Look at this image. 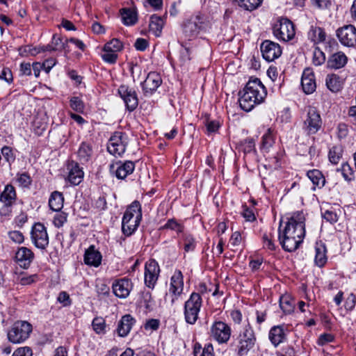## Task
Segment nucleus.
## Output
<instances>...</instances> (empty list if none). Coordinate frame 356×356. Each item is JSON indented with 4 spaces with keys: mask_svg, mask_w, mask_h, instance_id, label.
<instances>
[{
    "mask_svg": "<svg viewBox=\"0 0 356 356\" xmlns=\"http://www.w3.org/2000/svg\"><path fill=\"white\" fill-rule=\"evenodd\" d=\"M238 345V354L244 356L254 348L256 343V337L252 328L248 325L239 334Z\"/></svg>",
    "mask_w": 356,
    "mask_h": 356,
    "instance_id": "nucleus-6",
    "label": "nucleus"
},
{
    "mask_svg": "<svg viewBox=\"0 0 356 356\" xmlns=\"http://www.w3.org/2000/svg\"><path fill=\"white\" fill-rule=\"evenodd\" d=\"M92 325L97 334H104L106 332L105 320L102 317H96L93 319Z\"/></svg>",
    "mask_w": 356,
    "mask_h": 356,
    "instance_id": "nucleus-42",
    "label": "nucleus"
},
{
    "mask_svg": "<svg viewBox=\"0 0 356 356\" xmlns=\"http://www.w3.org/2000/svg\"><path fill=\"white\" fill-rule=\"evenodd\" d=\"M315 264L318 267H323L327 262L326 248L325 245L321 243H317L315 247Z\"/></svg>",
    "mask_w": 356,
    "mask_h": 356,
    "instance_id": "nucleus-28",
    "label": "nucleus"
},
{
    "mask_svg": "<svg viewBox=\"0 0 356 356\" xmlns=\"http://www.w3.org/2000/svg\"><path fill=\"white\" fill-rule=\"evenodd\" d=\"M339 170L345 180L350 181L354 179V171L348 163H343L341 168L337 169Z\"/></svg>",
    "mask_w": 356,
    "mask_h": 356,
    "instance_id": "nucleus-43",
    "label": "nucleus"
},
{
    "mask_svg": "<svg viewBox=\"0 0 356 356\" xmlns=\"http://www.w3.org/2000/svg\"><path fill=\"white\" fill-rule=\"evenodd\" d=\"M313 6L319 9L327 8L331 3L330 0H311Z\"/></svg>",
    "mask_w": 356,
    "mask_h": 356,
    "instance_id": "nucleus-56",
    "label": "nucleus"
},
{
    "mask_svg": "<svg viewBox=\"0 0 356 356\" xmlns=\"http://www.w3.org/2000/svg\"><path fill=\"white\" fill-rule=\"evenodd\" d=\"M16 193L15 188L8 184L5 186L3 191L1 193L0 201L6 207L11 206L15 201Z\"/></svg>",
    "mask_w": 356,
    "mask_h": 356,
    "instance_id": "nucleus-25",
    "label": "nucleus"
},
{
    "mask_svg": "<svg viewBox=\"0 0 356 356\" xmlns=\"http://www.w3.org/2000/svg\"><path fill=\"white\" fill-rule=\"evenodd\" d=\"M127 144L128 140L126 134L117 131L110 138L107 149L111 154L120 156L124 153Z\"/></svg>",
    "mask_w": 356,
    "mask_h": 356,
    "instance_id": "nucleus-7",
    "label": "nucleus"
},
{
    "mask_svg": "<svg viewBox=\"0 0 356 356\" xmlns=\"http://www.w3.org/2000/svg\"><path fill=\"white\" fill-rule=\"evenodd\" d=\"M267 95L266 88L258 78H251L239 98L243 110L250 111L255 105L261 103Z\"/></svg>",
    "mask_w": 356,
    "mask_h": 356,
    "instance_id": "nucleus-2",
    "label": "nucleus"
},
{
    "mask_svg": "<svg viewBox=\"0 0 356 356\" xmlns=\"http://www.w3.org/2000/svg\"><path fill=\"white\" fill-rule=\"evenodd\" d=\"M122 43L118 39L113 38L104 45L103 51L117 53L122 49Z\"/></svg>",
    "mask_w": 356,
    "mask_h": 356,
    "instance_id": "nucleus-41",
    "label": "nucleus"
},
{
    "mask_svg": "<svg viewBox=\"0 0 356 356\" xmlns=\"http://www.w3.org/2000/svg\"><path fill=\"white\" fill-rule=\"evenodd\" d=\"M334 340V337L330 334H323L318 339V344L324 346L325 344L331 342Z\"/></svg>",
    "mask_w": 356,
    "mask_h": 356,
    "instance_id": "nucleus-61",
    "label": "nucleus"
},
{
    "mask_svg": "<svg viewBox=\"0 0 356 356\" xmlns=\"http://www.w3.org/2000/svg\"><path fill=\"white\" fill-rule=\"evenodd\" d=\"M120 13L124 24L131 26L137 22V13L134 9L122 8Z\"/></svg>",
    "mask_w": 356,
    "mask_h": 356,
    "instance_id": "nucleus-33",
    "label": "nucleus"
},
{
    "mask_svg": "<svg viewBox=\"0 0 356 356\" xmlns=\"http://www.w3.org/2000/svg\"><path fill=\"white\" fill-rule=\"evenodd\" d=\"M102 58L105 62L113 64L117 60L118 55L115 51H104Z\"/></svg>",
    "mask_w": 356,
    "mask_h": 356,
    "instance_id": "nucleus-49",
    "label": "nucleus"
},
{
    "mask_svg": "<svg viewBox=\"0 0 356 356\" xmlns=\"http://www.w3.org/2000/svg\"><path fill=\"white\" fill-rule=\"evenodd\" d=\"M280 306L282 310L286 314H290L293 311V301L292 298L288 296H282L280 298Z\"/></svg>",
    "mask_w": 356,
    "mask_h": 356,
    "instance_id": "nucleus-37",
    "label": "nucleus"
},
{
    "mask_svg": "<svg viewBox=\"0 0 356 356\" xmlns=\"http://www.w3.org/2000/svg\"><path fill=\"white\" fill-rule=\"evenodd\" d=\"M140 216L138 215L136 219L123 220L122 222V230L124 234L127 236L131 235L138 228L140 222Z\"/></svg>",
    "mask_w": 356,
    "mask_h": 356,
    "instance_id": "nucleus-27",
    "label": "nucleus"
},
{
    "mask_svg": "<svg viewBox=\"0 0 356 356\" xmlns=\"http://www.w3.org/2000/svg\"><path fill=\"white\" fill-rule=\"evenodd\" d=\"M67 169L69 170L67 177L69 181L74 185L79 184L83 179V172L79 164L71 161L67 165Z\"/></svg>",
    "mask_w": 356,
    "mask_h": 356,
    "instance_id": "nucleus-21",
    "label": "nucleus"
},
{
    "mask_svg": "<svg viewBox=\"0 0 356 356\" xmlns=\"http://www.w3.org/2000/svg\"><path fill=\"white\" fill-rule=\"evenodd\" d=\"M240 7L247 10L256 9L261 3L262 0H235Z\"/></svg>",
    "mask_w": 356,
    "mask_h": 356,
    "instance_id": "nucleus-40",
    "label": "nucleus"
},
{
    "mask_svg": "<svg viewBox=\"0 0 356 356\" xmlns=\"http://www.w3.org/2000/svg\"><path fill=\"white\" fill-rule=\"evenodd\" d=\"M36 277V275H22L19 277V282L22 285L31 284L35 281Z\"/></svg>",
    "mask_w": 356,
    "mask_h": 356,
    "instance_id": "nucleus-59",
    "label": "nucleus"
},
{
    "mask_svg": "<svg viewBox=\"0 0 356 356\" xmlns=\"http://www.w3.org/2000/svg\"><path fill=\"white\" fill-rule=\"evenodd\" d=\"M348 58L341 51L333 54L327 60V66L332 69H340L347 63Z\"/></svg>",
    "mask_w": 356,
    "mask_h": 356,
    "instance_id": "nucleus-24",
    "label": "nucleus"
},
{
    "mask_svg": "<svg viewBox=\"0 0 356 356\" xmlns=\"http://www.w3.org/2000/svg\"><path fill=\"white\" fill-rule=\"evenodd\" d=\"M162 83L159 74L155 72L148 73L145 80L141 83L143 92L145 95L153 94Z\"/></svg>",
    "mask_w": 356,
    "mask_h": 356,
    "instance_id": "nucleus-16",
    "label": "nucleus"
},
{
    "mask_svg": "<svg viewBox=\"0 0 356 356\" xmlns=\"http://www.w3.org/2000/svg\"><path fill=\"white\" fill-rule=\"evenodd\" d=\"M337 36L343 46H356V28L353 25H345L338 29Z\"/></svg>",
    "mask_w": 356,
    "mask_h": 356,
    "instance_id": "nucleus-9",
    "label": "nucleus"
},
{
    "mask_svg": "<svg viewBox=\"0 0 356 356\" xmlns=\"http://www.w3.org/2000/svg\"><path fill=\"white\" fill-rule=\"evenodd\" d=\"M301 85L304 92L307 94H311L315 91L316 85L313 72L307 68L302 73Z\"/></svg>",
    "mask_w": 356,
    "mask_h": 356,
    "instance_id": "nucleus-20",
    "label": "nucleus"
},
{
    "mask_svg": "<svg viewBox=\"0 0 356 356\" xmlns=\"http://www.w3.org/2000/svg\"><path fill=\"white\" fill-rule=\"evenodd\" d=\"M325 83L327 88L333 92L339 91L342 87V82L339 76L336 74L327 75Z\"/></svg>",
    "mask_w": 356,
    "mask_h": 356,
    "instance_id": "nucleus-35",
    "label": "nucleus"
},
{
    "mask_svg": "<svg viewBox=\"0 0 356 356\" xmlns=\"http://www.w3.org/2000/svg\"><path fill=\"white\" fill-rule=\"evenodd\" d=\"M134 322L135 320L131 315L123 316L118 323L117 328L118 335L121 337H126L129 333Z\"/></svg>",
    "mask_w": 356,
    "mask_h": 356,
    "instance_id": "nucleus-23",
    "label": "nucleus"
},
{
    "mask_svg": "<svg viewBox=\"0 0 356 356\" xmlns=\"http://www.w3.org/2000/svg\"><path fill=\"white\" fill-rule=\"evenodd\" d=\"M284 337V332L281 326H275L270 330L269 339L275 346L282 343Z\"/></svg>",
    "mask_w": 356,
    "mask_h": 356,
    "instance_id": "nucleus-32",
    "label": "nucleus"
},
{
    "mask_svg": "<svg viewBox=\"0 0 356 356\" xmlns=\"http://www.w3.org/2000/svg\"><path fill=\"white\" fill-rule=\"evenodd\" d=\"M241 145L245 153H249L254 149L255 142L253 138H246L241 142Z\"/></svg>",
    "mask_w": 356,
    "mask_h": 356,
    "instance_id": "nucleus-48",
    "label": "nucleus"
},
{
    "mask_svg": "<svg viewBox=\"0 0 356 356\" xmlns=\"http://www.w3.org/2000/svg\"><path fill=\"white\" fill-rule=\"evenodd\" d=\"M163 227L167 228V229H170L172 230H175L177 232H182V229H183L182 226L174 219L168 220L167 223L164 225Z\"/></svg>",
    "mask_w": 356,
    "mask_h": 356,
    "instance_id": "nucleus-50",
    "label": "nucleus"
},
{
    "mask_svg": "<svg viewBox=\"0 0 356 356\" xmlns=\"http://www.w3.org/2000/svg\"><path fill=\"white\" fill-rule=\"evenodd\" d=\"M67 220V216L65 213L57 214L54 219V225L58 227H62L65 222Z\"/></svg>",
    "mask_w": 356,
    "mask_h": 356,
    "instance_id": "nucleus-64",
    "label": "nucleus"
},
{
    "mask_svg": "<svg viewBox=\"0 0 356 356\" xmlns=\"http://www.w3.org/2000/svg\"><path fill=\"white\" fill-rule=\"evenodd\" d=\"M274 143V138L272 131L270 129H268L262 137L261 145L263 149H268Z\"/></svg>",
    "mask_w": 356,
    "mask_h": 356,
    "instance_id": "nucleus-46",
    "label": "nucleus"
},
{
    "mask_svg": "<svg viewBox=\"0 0 356 356\" xmlns=\"http://www.w3.org/2000/svg\"><path fill=\"white\" fill-rule=\"evenodd\" d=\"M58 301L63 305V306H68L71 304L70 296L65 292L62 291L59 293Z\"/></svg>",
    "mask_w": 356,
    "mask_h": 356,
    "instance_id": "nucleus-58",
    "label": "nucleus"
},
{
    "mask_svg": "<svg viewBox=\"0 0 356 356\" xmlns=\"http://www.w3.org/2000/svg\"><path fill=\"white\" fill-rule=\"evenodd\" d=\"M312 61L316 66L322 65L325 61V54L318 47H316L313 51Z\"/></svg>",
    "mask_w": 356,
    "mask_h": 356,
    "instance_id": "nucleus-45",
    "label": "nucleus"
},
{
    "mask_svg": "<svg viewBox=\"0 0 356 356\" xmlns=\"http://www.w3.org/2000/svg\"><path fill=\"white\" fill-rule=\"evenodd\" d=\"M184 31L186 36L193 37L199 33L197 24L193 23L192 20L188 21L184 26Z\"/></svg>",
    "mask_w": 356,
    "mask_h": 356,
    "instance_id": "nucleus-44",
    "label": "nucleus"
},
{
    "mask_svg": "<svg viewBox=\"0 0 356 356\" xmlns=\"http://www.w3.org/2000/svg\"><path fill=\"white\" fill-rule=\"evenodd\" d=\"M343 154V148L341 145H337L332 146L328 153L329 161L332 164H337Z\"/></svg>",
    "mask_w": 356,
    "mask_h": 356,
    "instance_id": "nucleus-36",
    "label": "nucleus"
},
{
    "mask_svg": "<svg viewBox=\"0 0 356 356\" xmlns=\"http://www.w3.org/2000/svg\"><path fill=\"white\" fill-rule=\"evenodd\" d=\"M101 253L95 248L94 245L90 246L85 252V264L88 266L98 267L101 264Z\"/></svg>",
    "mask_w": 356,
    "mask_h": 356,
    "instance_id": "nucleus-22",
    "label": "nucleus"
},
{
    "mask_svg": "<svg viewBox=\"0 0 356 356\" xmlns=\"http://www.w3.org/2000/svg\"><path fill=\"white\" fill-rule=\"evenodd\" d=\"M326 34L324 30L318 26H312L307 33V38L314 44L323 42L325 40Z\"/></svg>",
    "mask_w": 356,
    "mask_h": 356,
    "instance_id": "nucleus-26",
    "label": "nucleus"
},
{
    "mask_svg": "<svg viewBox=\"0 0 356 356\" xmlns=\"http://www.w3.org/2000/svg\"><path fill=\"white\" fill-rule=\"evenodd\" d=\"M9 238L16 243H22L24 241V235L19 231H12L8 233Z\"/></svg>",
    "mask_w": 356,
    "mask_h": 356,
    "instance_id": "nucleus-51",
    "label": "nucleus"
},
{
    "mask_svg": "<svg viewBox=\"0 0 356 356\" xmlns=\"http://www.w3.org/2000/svg\"><path fill=\"white\" fill-rule=\"evenodd\" d=\"M195 248V239L191 236H187L184 238V248L186 252L193 251Z\"/></svg>",
    "mask_w": 356,
    "mask_h": 356,
    "instance_id": "nucleus-52",
    "label": "nucleus"
},
{
    "mask_svg": "<svg viewBox=\"0 0 356 356\" xmlns=\"http://www.w3.org/2000/svg\"><path fill=\"white\" fill-rule=\"evenodd\" d=\"M273 35L284 42L292 40L295 35V27L292 22L286 18H281L273 26Z\"/></svg>",
    "mask_w": 356,
    "mask_h": 356,
    "instance_id": "nucleus-5",
    "label": "nucleus"
},
{
    "mask_svg": "<svg viewBox=\"0 0 356 356\" xmlns=\"http://www.w3.org/2000/svg\"><path fill=\"white\" fill-rule=\"evenodd\" d=\"M260 49L263 58L267 61H273L282 54L280 44L270 40L264 41Z\"/></svg>",
    "mask_w": 356,
    "mask_h": 356,
    "instance_id": "nucleus-14",
    "label": "nucleus"
},
{
    "mask_svg": "<svg viewBox=\"0 0 356 356\" xmlns=\"http://www.w3.org/2000/svg\"><path fill=\"white\" fill-rule=\"evenodd\" d=\"M70 107L78 113H82L84 110V104L80 98L73 97L70 99Z\"/></svg>",
    "mask_w": 356,
    "mask_h": 356,
    "instance_id": "nucleus-47",
    "label": "nucleus"
},
{
    "mask_svg": "<svg viewBox=\"0 0 356 356\" xmlns=\"http://www.w3.org/2000/svg\"><path fill=\"white\" fill-rule=\"evenodd\" d=\"M160 273V268L154 259H150L145 264V284L153 289L158 280Z\"/></svg>",
    "mask_w": 356,
    "mask_h": 356,
    "instance_id": "nucleus-12",
    "label": "nucleus"
},
{
    "mask_svg": "<svg viewBox=\"0 0 356 356\" xmlns=\"http://www.w3.org/2000/svg\"><path fill=\"white\" fill-rule=\"evenodd\" d=\"M132 288V284L128 279H122L113 284L114 294L120 298H125L129 295Z\"/></svg>",
    "mask_w": 356,
    "mask_h": 356,
    "instance_id": "nucleus-19",
    "label": "nucleus"
},
{
    "mask_svg": "<svg viewBox=\"0 0 356 356\" xmlns=\"http://www.w3.org/2000/svg\"><path fill=\"white\" fill-rule=\"evenodd\" d=\"M184 289L183 275L180 270H176L170 279L169 292L166 298H170L171 303L173 304L175 300L179 296Z\"/></svg>",
    "mask_w": 356,
    "mask_h": 356,
    "instance_id": "nucleus-11",
    "label": "nucleus"
},
{
    "mask_svg": "<svg viewBox=\"0 0 356 356\" xmlns=\"http://www.w3.org/2000/svg\"><path fill=\"white\" fill-rule=\"evenodd\" d=\"M32 350L27 346L18 348L12 356H32Z\"/></svg>",
    "mask_w": 356,
    "mask_h": 356,
    "instance_id": "nucleus-53",
    "label": "nucleus"
},
{
    "mask_svg": "<svg viewBox=\"0 0 356 356\" xmlns=\"http://www.w3.org/2000/svg\"><path fill=\"white\" fill-rule=\"evenodd\" d=\"M118 92L124 100L128 110L132 111L137 107L138 100L134 90L129 88L127 86H121L118 89Z\"/></svg>",
    "mask_w": 356,
    "mask_h": 356,
    "instance_id": "nucleus-17",
    "label": "nucleus"
},
{
    "mask_svg": "<svg viewBox=\"0 0 356 356\" xmlns=\"http://www.w3.org/2000/svg\"><path fill=\"white\" fill-rule=\"evenodd\" d=\"M209 334L210 337L218 343H227L230 339L232 330L229 325L218 321L211 325Z\"/></svg>",
    "mask_w": 356,
    "mask_h": 356,
    "instance_id": "nucleus-8",
    "label": "nucleus"
},
{
    "mask_svg": "<svg viewBox=\"0 0 356 356\" xmlns=\"http://www.w3.org/2000/svg\"><path fill=\"white\" fill-rule=\"evenodd\" d=\"M135 168V164L131 161H127L124 163L117 161L110 165V171L114 174L118 179H124L128 175L133 172Z\"/></svg>",
    "mask_w": 356,
    "mask_h": 356,
    "instance_id": "nucleus-15",
    "label": "nucleus"
},
{
    "mask_svg": "<svg viewBox=\"0 0 356 356\" xmlns=\"http://www.w3.org/2000/svg\"><path fill=\"white\" fill-rule=\"evenodd\" d=\"M1 153L7 161L10 162L14 160L13 150L10 147L5 146L1 149Z\"/></svg>",
    "mask_w": 356,
    "mask_h": 356,
    "instance_id": "nucleus-60",
    "label": "nucleus"
},
{
    "mask_svg": "<svg viewBox=\"0 0 356 356\" xmlns=\"http://www.w3.org/2000/svg\"><path fill=\"white\" fill-rule=\"evenodd\" d=\"M201 306L200 295L193 293L184 305V316L188 323L193 325L197 321Z\"/></svg>",
    "mask_w": 356,
    "mask_h": 356,
    "instance_id": "nucleus-4",
    "label": "nucleus"
},
{
    "mask_svg": "<svg viewBox=\"0 0 356 356\" xmlns=\"http://www.w3.org/2000/svg\"><path fill=\"white\" fill-rule=\"evenodd\" d=\"M17 181L21 186L26 187L31 184V178L27 174L23 173L19 175Z\"/></svg>",
    "mask_w": 356,
    "mask_h": 356,
    "instance_id": "nucleus-63",
    "label": "nucleus"
},
{
    "mask_svg": "<svg viewBox=\"0 0 356 356\" xmlns=\"http://www.w3.org/2000/svg\"><path fill=\"white\" fill-rule=\"evenodd\" d=\"M79 160L81 163L88 162L92 154V147L86 143H82L77 152Z\"/></svg>",
    "mask_w": 356,
    "mask_h": 356,
    "instance_id": "nucleus-34",
    "label": "nucleus"
},
{
    "mask_svg": "<svg viewBox=\"0 0 356 356\" xmlns=\"http://www.w3.org/2000/svg\"><path fill=\"white\" fill-rule=\"evenodd\" d=\"M307 176L312 183L317 186H323L325 184V178L322 173L318 170H309Z\"/></svg>",
    "mask_w": 356,
    "mask_h": 356,
    "instance_id": "nucleus-38",
    "label": "nucleus"
},
{
    "mask_svg": "<svg viewBox=\"0 0 356 356\" xmlns=\"http://www.w3.org/2000/svg\"><path fill=\"white\" fill-rule=\"evenodd\" d=\"M305 221L304 213L298 211L288 219L282 234L279 228V239L284 250L292 252L299 247L305 236Z\"/></svg>",
    "mask_w": 356,
    "mask_h": 356,
    "instance_id": "nucleus-1",
    "label": "nucleus"
},
{
    "mask_svg": "<svg viewBox=\"0 0 356 356\" xmlns=\"http://www.w3.org/2000/svg\"><path fill=\"white\" fill-rule=\"evenodd\" d=\"M322 124L321 115L316 109L310 107L307 112V118L305 120V129L309 134H316Z\"/></svg>",
    "mask_w": 356,
    "mask_h": 356,
    "instance_id": "nucleus-13",
    "label": "nucleus"
},
{
    "mask_svg": "<svg viewBox=\"0 0 356 356\" xmlns=\"http://www.w3.org/2000/svg\"><path fill=\"white\" fill-rule=\"evenodd\" d=\"M205 125L207 127V130L209 133H215L218 130V129L220 127V124L216 120H208L207 121Z\"/></svg>",
    "mask_w": 356,
    "mask_h": 356,
    "instance_id": "nucleus-55",
    "label": "nucleus"
},
{
    "mask_svg": "<svg viewBox=\"0 0 356 356\" xmlns=\"http://www.w3.org/2000/svg\"><path fill=\"white\" fill-rule=\"evenodd\" d=\"M64 198L62 193L54 191L51 193L49 200V205L51 210L54 211H60L63 207Z\"/></svg>",
    "mask_w": 356,
    "mask_h": 356,
    "instance_id": "nucleus-30",
    "label": "nucleus"
},
{
    "mask_svg": "<svg viewBox=\"0 0 356 356\" xmlns=\"http://www.w3.org/2000/svg\"><path fill=\"white\" fill-rule=\"evenodd\" d=\"M32 332V325L27 321L15 322L8 332V340L13 343H19L27 339Z\"/></svg>",
    "mask_w": 356,
    "mask_h": 356,
    "instance_id": "nucleus-3",
    "label": "nucleus"
},
{
    "mask_svg": "<svg viewBox=\"0 0 356 356\" xmlns=\"http://www.w3.org/2000/svg\"><path fill=\"white\" fill-rule=\"evenodd\" d=\"M33 252L31 251V250L26 247L19 248L15 254L16 262L20 267L24 268H29L33 261Z\"/></svg>",
    "mask_w": 356,
    "mask_h": 356,
    "instance_id": "nucleus-18",
    "label": "nucleus"
},
{
    "mask_svg": "<svg viewBox=\"0 0 356 356\" xmlns=\"http://www.w3.org/2000/svg\"><path fill=\"white\" fill-rule=\"evenodd\" d=\"M138 215L140 216V219L142 218V213H141V207L139 202L134 201L130 206L127 209L122 219L130 220L132 219H136Z\"/></svg>",
    "mask_w": 356,
    "mask_h": 356,
    "instance_id": "nucleus-29",
    "label": "nucleus"
},
{
    "mask_svg": "<svg viewBox=\"0 0 356 356\" xmlns=\"http://www.w3.org/2000/svg\"><path fill=\"white\" fill-rule=\"evenodd\" d=\"M163 25L164 21L162 17L155 15L151 17L149 24V31L152 32L155 36L158 37L161 35Z\"/></svg>",
    "mask_w": 356,
    "mask_h": 356,
    "instance_id": "nucleus-31",
    "label": "nucleus"
},
{
    "mask_svg": "<svg viewBox=\"0 0 356 356\" xmlns=\"http://www.w3.org/2000/svg\"><path fill=\"white\" fill-rule=\"evenodd\" d=\"M356 303V296L353 293H350L346 300L345 307L346 309H353Z\"/></svg>",
    "mask_w": 356,
    "mask_h": 356,
    "instance_id": "nucleus-57",
    "label": "nucleus"
},
{
    "mask_svg": "<svg viewBox=\"0 0 356 356\" xmlns=\"http://www.w3.org/2000/svg\"><path fill=\"white\" fill-rule=\"evenodd\" d=\"M31 240L35 247L44 250L49 244V236L45 227L41 223H36L32 228Z\"/></svg>",
    "mask_w": 356,
    "mask_h": 356,
    "instance_id": "nucleus-10",
    "label": "nucleus"
},
{
    "mask_svg": "<svg viewBox=\"0 0 356 356\" xmlns=\"http://www.w3.org/2000/svg\"><path fill=\"white\" fill-rule=\"evenodd\" d=\"M263 243H264V248L270 250H275L276 246H275L274 242L273 241L271 237L266 234H265L263 236Z\"/></svg>",
    "mask_w": 356,
    "mask_h": 356,
    "instance_id": "nucleus-54",
    "label": "nucleus"
},
{
    "mask_svg": "<svg viewBox=\"0 0 356 356\" xmlns=\"http://www.w3.org/2000/svg\"><path fill=\"white\" fill-rule=\"evenodd\" d=\"M159 326V321L157 319H150L146 322L144 325L145 330H156Z\"/></svg>",
    "mask_w": 356,
    "mask_h": 356,
    "instance_id": "nucleus-62",
    "label": "nucleus"
},
{
    "mask_svg": "<svg viewBox=\"0 0 356 356\" xmlns=\"http://www.w3.org/2000/svg\"><path fill=\"white\" fill-rule=\"evenodd\" d=\"M68 40H65V42H63L62 41V39L60 37L54 35L51 40V49H54V51H60L62 49H64L66 52H69L70 50L68 49Z\"/></svg>",
    "mask_w": 356,
    "mask_h": 356,
    "instance_id": "nucleus-39",
    "label": "nucleus"
}]
</instances>
